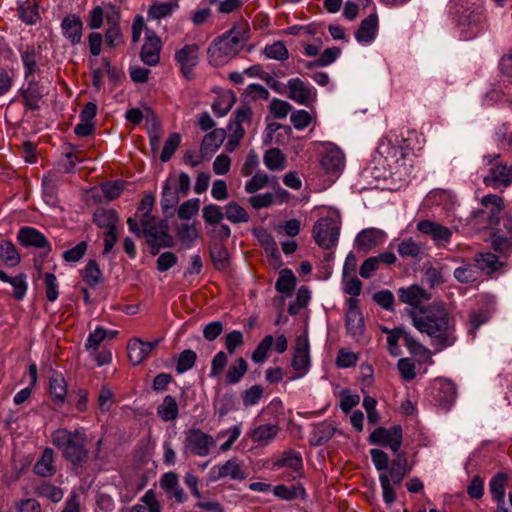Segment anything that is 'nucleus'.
Listing matches in <instances>:
<instances>
[{"mask_svg":"<svg viewBox=\"0 0 512 512\" xmlns=\"http://www.w3.org/2000/svg\"><path fill=\"white\" fill-rule=\"evenodd\" d=\"M321 165L327 173L338 172L344 166V156L339 149H331L323 154Z\"/></svg>","mask_w":512,"mask_h":512,"instance_id":"obj_33","label":"nucleus"},{"mask_svg":"<svg viewBox=\"0 0 512 512\" xmlns=\"http://www.w3.org/2000/svg\"><path fill=\"white\" fill-rule=\"evenodd\" d=\"M86 441L85 433L78 429L71 431L59 428L51 433L52 444L61 452L62 457L72 464L73 469L83 468L88 461Z\"/></svg>","mask_w":512,"mask_h":512,"instance_id":"obj_4","label":"nucleus"},{"mask_svg":"<svg viewBox=\"0 0 512 512\" xmlns=\"http://www.w3.org/2000/svg\"><path fill=\"white\" fill-rule=\"evenodd\" d=\"M348 310L346 313V329L352 337L362 336L365 330L364 319L360 310L358 300L349 298L347 300Z\"/></svg>","mask_w":512,"mask_h":512,"instance_id":"obj_13","label":"nucleus"},{"mask_svg":"<svg viewBox=\"0 0 512 512\" xmlns=\"http://www.w3.org/2000/svg\"><path fill=\"white\" fill-rule=\"evenodd\" d=\"M61 29L63 36L72 45L79 44L82 39L83 22L77 14H68L62 19Z\"/></svg>","mask_w":512,"mask_h":512,"instance_id":"obj_20","label":"nucleus"},{"mask_svg":"<svg viewBox=\"0 0 512 512\" xmlns=\"http://www.w3.org/2000/svg\"><path fill=\"white\" fill-rule=\"evenodd\" d=\"M17 239L24 247L45 249L44 256H47L52 250L45 235L33 227H22L18 232Z\"/></svg>","mask_w":512,"mask_h":512,"instance_id":"obj_14","label":"nucleus"},{"mask_svg":"<svg viewBox=\"0 0 512 512\" xmlns=\"http://www.w3.org/2000/svg\"><path fill=\"white\" fill-rule=\"evenodd\" d=\"M337 431L336 427L328 421L321 422L314 426L310 437L309 444L311 446H321L327 443Z\"/></svg>","mask_w":512,"mask_h":512,"instance_id":"obj_25","label":"nucleus"},{"mask_svg":"<svg viewBox=\"0 0 512 512\" xmlns=\"http://www.w3.org/2000/svg\"><path fill=\"white\" fill-rule=\"evenodd\" d=\"M401 302L417 307L422 300H429L431 295L418 285H412L408 288L398 290Z\"/></svg>","mask_w":512,"mask_h":512,"instance_id":"obj_27","label":"nucleus"},{"mask_svg":"<svg viewBox=\"0 0 512 512\" xmlns=\"http://www.w3.org/2000/svg\"><path fill=\"white\" fill-rule=\"evenodd\" d=\"M313 237L320 247L329 249L336 244L339 229L333 225L331 219L321 218L313 226Z\"/></svg>","mask_w":512,"mask_h":512,"instance_id":"obj_7","label":"nucleus"},{"mask_svg":"<svg viewBox=\"0 0 512 512\" xmlns=\"http://www.w3.org/2000/svg\"><path fill=\"white\" fill-rule=\"evenodd\" d=\"M140 501L143 504L134 505L130 512H161V505L156 499V494L152 489L146 491Z\"/></svg>","mask_w":512,"mask_h":512,"instance_id":"obj_43","label":"nucleus"},{"mask_svg":"<svg viewBox=\"0 0 512 512\" xmlns=\"http://www.w3.org/2000/svg\"><path fill=\"white\" fill-rule=\"evenodd\" d=\"M177 236L186 248H190L198 238V232L193 224L183 223L177 227Z\"/></svg>","mask_w":512,"mask_h":512,"instance_id":"obj_50","label":"nucleus"},{"mask_svg":"<svg viewBox=\"0 0 512 512\" xmlns=\"http://www.w3.org/2000/svg\"><path fill=\"white\" fill-rule=\"evenodd\" d=\"M34 472L42 477H51L56 473L52 448L46 447L43 450L41 457L34 465Z\"/></svg>","mask_w":512,"mask_h":512,"instance_id":"obj_29","label":"nucleus"},{"mask_svg":"<svg viewBox=\"0 0 512 512\" xmlns=\"http://www.w3.org/2000/svg\"><path fill=\"white\" fill-rule=\"evenodd\" d=\"M244 344L243 334L239 330H233L225 335L224 345L229 354H234L238 347Z\"/></svg>","mask_w":512,"mask_h":512,"instance_id":"obj_59","label":"nucleus"},{"mask_svg":"<svg viewBox=\"0 0 512 512\" xmlns=\"http://www.w3.org/2000/svg\"><path fill=\"white\" fill-rule=\"evenodd\" d=\"M250 39V27L246 21H239L216 37L208 48L209 62L213 66H222L235 57Z\"/></svg>","mask_w":512,"mask_h":512,"instance_id":"obj_3","label":"nucleus"},{"mask_svg":"<svg viewBox=\"0 0 512 512\" xmlns=\"http://www.w3.org/2000/svg\"><path fill=\"white\" fill-rule=\"evenodd\" d=\"M398 252L401 257L407 258H417L420 256L422 249L419 244H417L412 238L403 240L398 245Z\"/></svg>","mask_w":512,"mask_h":512,"instance_id":"obj_57","label":"nucleus"},{"mask_svg":"<svg viewBox=\"0 0 512 512\" xmlns=\"http://www.w3.org/2000/svg\"><path fill=\"white\" fill-rule=\"evenodd\" d=\"M162 43L160 38L149 29L146 30V41L141 48V60L149 66H156L160 61Z\"/></svg>","mask_w":512,"mask_h":512,"instance_id":"obj_15","label":"nucleus"},{"mask_svg":"<svg viewBox=\"0 0 512 512\" xmlns=\"http://www.w3.org/2000/svg\"><path fill=\"white\" fill-rule=\"evenodd\" d=\"M417 229L421 233L431 236L437 245L448 243L452 237V231L448 227L431 220L418 222Z\"/></svg>","mask_w":512,"mask_h":512,"instance_id":"obj_17","label":"nucleus"},{"mask_svg":"<svg viewBox=\"0 0 512 512\" xmlns=\"http://www.w3.org/2000/svg\"><path fill=\"white\" fill-rule=\"evenodd\" d=\"M160 339L151 342H144L134 338L127 345L128 357L133 365L140 364L159 344Z\"/></svg>","mask_w":512,"mask_h":512,"instance_id":"obj_16","label":"nucleus"},{"mask_svg":"<svg viewBox=\"0 0 512 512\" xmlns=\"http://www.w3.org/2000/svg\"><path fill=\"white\" fill-rule=\"evenodd\" d=\"M119 221L118 214L114 209H106L98 207L93 214V222L99 228H106L107 230L117 228Z\"/></svg>","mask_w":512,"mask_h":512,"instance_id":"obj_31","label":"nucleus"},{"mask_svg":"<svg viewBox=\"0 0 512 512\" xmlns=\"http://www.w3.org/2000/svg\"><path fill=\"white\" fill-rule=\"evenodd\" d=\"M81 274L83 281L90 287H95L102 282V271L95 260H89Z\"/></svg>","mask_w":512,"mask_h":512,"instance_id":"obj_45","label":"nucleus"},{"mask_svg":"<svg viewBox=\"0 0 512 512\" xmlns=\"http://www.w3.org/2000/svg\"><path fill=\"white\" fill-rule=\"evenodd\" d=\"M241 466V461L233 457L227 460L223 465L212 467L208 474L209 480L215 482L228 476L233 480H244L247 474L241 469Z\"/></svg>","mask_w":512,"mask_h":512,"instance_id":"obj_9","label":"nucleus"},{"mask_svg":"<svg viewBox=\"0 0 512 512\" xmlns=\"http://www.w3.org/2000/svg\"><path fill=\"white\" fill-rule=\"evenodd\" d=\"M178 202L179 192L171 187L169 181H166L163 185L161 198V208L163 210V213L167 217L172 216L173 213L170 212V210H172Z\"/></svg>","mask_w":512,"mask_h":512,"instance_id":"obj_37","label":"nucleus"},{"mask_svg":"<svg viewBox=\"0 0 512 512\" xmlns=\"http://www.w3.org/2000/svg\"><path fill=\"white\" fill-rule=\"evenodd\" d=\"M372 299L383 309L394 310V295L390 290L384 289L373 294Z\"/></svg>","mask_w":512,"mask_h":512,"instance_id":"obj_61","label":"nucleus"},{"mask_svg":"<svg viewBox=\"0 0 512 512\" xmlns=\"http://www.w3.org/2000/svg\"><path fill=\"white\" fill-rule=\"evenodd\" d=\"M176 7H178V4L172 2L153 4L148 9V17L152 19L169 17Z\"/></svg>","mask_w":512,"mask_h":512,"instance_id":"obj_51","label":"nucleus"},{"mask_svg":"<svg viewBox=\"0 0 512 512\" xmlns=\"http://www.w3.org/2000/svg\"><path fill=\"white\" fill-rule=\"evenodd\" d=\"M26 81L27 87L21 89L24 105L30 110H38L39 102L44 96V87L35 80L34 76L26 79Z\"/></svg>","mask_w":512,"mask_h":512,"instance_id":"obj_21","label":"nucleus"},{"mask_svg":"<svg viewBox=\"0 0 512 512\" xmlns=\"http://www.w3.org/2000/svg\"><path fill=\"white\" fill-rule=\"evenodd\" d=\"M263 53L270 59L284 61L288 59L289 52L282 41H276L271 45H267Z\"/></svg>","mask_w":512,"mask_h":512,"instance_id":"obj_54","label":"nucleus"},{"mask_svg":"<svg viewBox=\"0 0 512 512\" xmlns=\"http://www.w3.org/2000/svg\"><path fill=\"white\" fill-rule=\"evenodd\" d=\"M455 279L462 284H472L482 281L481 271L475 262H465L453 273Z\"/></svg>","mask_w":512,"mask_h":512,"instance_id":"obj_24","label":"nucleus"},{"mask_svg":"<svg viewBox=\"0 0 512 512\" xmlns=\"http://www.w3.org/2000/svg\"><path fill=\"white\" fill-rule=\"evenodd\" d=\"M202 215L205 223L210 226H215L221 223L225 217L222 208L216 204H208L203 207Z\"/></svg>","mask_w":512,"mask_h":512,"instance_id":"obj_49","label":"nucleus"},{"mask_svg":"<svg viewBox=\"0 0 512 512\" xmlns=\"http://www.w3.org/2000/svg\"><path fill=\"white\" fill-rule=\"evenodd\" d=\"M214 443L212 436L197 428L190 429L185 438V447L194 455L201 457L209 454L210 447L214 445Z\"/></svg>","mask_w":512,"mask_h":512,"instance_id":"obj_8","label":"nucleus"},{"mask_svg":"<svg viewBox=\"0 0 512 512\" xmlns=\"http://www.w3.org/2000/svg\"><path fill=\"white\" fill-rule=\"evenodd\" d=\"M225 217L232 223H244L249 221V214L237 202H229L225 206Z\"/></svg>","mask_w":512,"mask_h":512,"instance_id":"obj_46","label":"nucleus"},{"mask_svg":"<svg viewBox=\"0 0 512 512\" xmlns=\"http://www.w3.org/2000/svg\"><path fill=\"white\" fill-rule=\"evenodd\" d=\"M288 98L301 105H308L316 99L315 89L300 78H292L287 82Z\"/></svg>","mask_w":512,"mask_h":512,"instance_id":"obj_12","label":"nucleus"},{"mask_svg":"<svg viewBox=\"0 0 512 512\" xmlns=\"http://www.w3.org/2000/svg\"><path fill=\"white\" fill-rule=\"evenodd\" d=\"M274 465L277 467H288L295 472H299L303 468L301 454L295 450L284 452L282 458L278 459Z\"/></svg>","mask_w":512,"mask_h":512,"instance_id":"obj_44","label":"nucleus"},{"mask_svg":"<svg viewBox=\"0 0 512 512\" xmlns=\"http://www.w3.org/2000/svg\"><path fill=\"white\" fill-rule=\"evenodd\" d=\"M154 202H155V197L153 196V194L149 193V194L144 195L143 199L140 202V205L137 208V213H136V217H139L140 223L144 219L149 220L154 217L151 215V211L153 209Z\"/></svg>","mask_w":512,"mask_h":512,"instance_id":"obj_58","label":"nucleus"},{"mask_svg":"<svg viewBox=\"0 0 512 512\" xmlns=\"http://www.w3.org/2000/svg\"><path fill=\"white\" fill-rule=\"evenodd\" d=\"M279 431L278 425L262 424L251 431L250 437L261 445H267Z\"/></svg>","mask_w":512,"mask_h":512,"instance_id":"obj_35","label":"nucleus"},{"mask_svg":"<svg viewBox=\"0 0 512 512\" xmlns=\"http://www.w3.org/2000/svg\"><path fill=\"white\" fill-rule=\"evenodd\" d=\"M507 475L499 472L495 474L489 482V491L493 500H501L505 498V486Z\"/></svg>","mask_w":512,"mask_h":512,"instance_id":"obj_47","label":"nucleus"},{"mask_svg":"<svg viewBox=\"0 0 512 512\" xmlns=\"http://www.w3.org/2000/svg\"><path fill=\"white\" fill-rule=\"evenodd\" d=\"M264 163L269 170H282L284 169L285 156L280 149L271 148L264 155Z\"/></svg>","mask_w":512,"mask_h":512,"instance_id":"obj_48","label":"nucleus"},{"mask_svg":"<svg viewBox=\"0 0 512 512\" xmlns=\"http://www.w3.org/2000/svg\"><path fill=\"white\" fill-rule=\"evenodd\" d=\"M482 205L485 209L478 210L474 216L486 217L487 227L493 229L492 246L495 251L507 252L512 250V217L500 219V214L504 209L503 199L494 194L486 195L482 198Z\"/></svg>","mask_w":512,"mask_h":512,"instance_id":"obj_2","label":"nucleus"},{"mask_svg":"<svg viewBox=\"0 0 512 512\" xmlns=\"http://www.w3.org/2000/svg\"><path fill=\"white\" fill-rule=\"evenodd\" d=\"M414 327L426 333L439 350L454 345L456 342L455 320L442 304L433 303L421 306L419 311L407 310Z\"/></svg>","mask_w":512,"mask_h":512,"instance_id":"obj_1","label":"nucleus"},{"mask_svg":"<svg viewBox=\"0 0 512 512\" xmlns=\"http://www.w3.org/2000/svg\"><path fill=\"white\" fill-rule=\"evenodd\" d=\"M210 258L214 267L225 270L229 266V254L227 249L220 243L210 244Z\"/></svg>","mask_w":512,"mask_h":512,"instance_id":"obj_41","label":"nucleus"},{"mask_svg":"<svg viewBox=\"0 0 512 512\" xmlns=\"http://www.w3.org/2000/svg\"><path fill=\"white\" fill-rule=\"evenodd\" d=\"M141 226L143 227L142 234L150 246L153 255L158 254L160 248H171L174 246L173 237L168 232L159 230L156 226L155 217L149 220L144 219L141 222Z\"/></svg>","mask_w":512,"mask_h":512,"instance_id":"obj_5","label":"nucleus"},{"mask_svg":"<svg viewBox=\"0 0 512 512\" xmlns=\"http://www.w3.org/2000/svg\"><path fill=\"white\" fill-rule=\"evenodd\" d=\"M235 101L234 95L230 97L223 96L212 104V110L218 117H223L231 110Z\"/></svg>","mask_w":512,"mask_h":512,"instance_id":"obj_64","label":"nucleus"},{"mask_svg":"<svg viewBox=\"0 0 512 512\" xmlns=\"http://www.w3.org/2000/svg\"><path fill=\"white\" fill-rule=\"evenodd\" d=\"M291 365L294 370L302 373H306L310 367V345L307 331L296 337Z\"/></svg>","mask_w":512,"mask_h":512,"instance_id":"obj_10","label":"nucleus"},{"mask_svg":"<svg viewBox=\"0 0 512 512\" xmlns=\"http://www.w3.org/2000/svg\"><path fill=\"white\" fill-rule=\"evenodd\" d=\"M118 14L116 16L107 15V23L109 25L105 33L106 44L113 48L123 43V35L120 31L119 24L117 22Z\"/></svg>","mask_w":512,"mask_h":512,"instance_id":"obj_40","label":"nucleus"},{"mask_svg":"<svg viewBox=\"0 0 512 512\" xmlns=\"http://www.w3.org/2000/svg\"><path fill=\"white\" fill-rule=\"evenodd\" d=\"M0 258L6 266L15 267L20 263V255L14 244L9 240H0Z\"/></svg>","mask_w":512,"mask_h":512,"instance_id":"obj_42","label":"nucleus"},{"mask_svg":"<svg viewBox=\"0 0 512 512\" xmlns=\"http://www.w3.org/2000/svg\"><path fill=\"white\" fill-rule=\"evenodd\" d=\"M378 28V16L376 13L370 14L360 23L358 30L355 32V38L358 42H371L376 35Z\"/></svg>","mask_w":512,"mask_h":512,"instance_id":"obj_26","label":"nucleus"},{"mask_svg":"<svg viewBox=\"0 0 512 512\" xmlns=\"http://www.w3.org/2000/svg\"><path fill=\"white\" fill-rule=\"evenodd\" d=\"M474 262L483 274L492 275L502 267L503 263L491 252H481L475 255Z\"/></svg>","mask_w":512,"mask_h":512,"instance_id":"obj_28","label":"nucleus"},{"mask_svg":"<svg viewBox=\"0 0 512 512\" xmlns=\"http://www.w3.org/2000/svg\"><path fill=\"white\" fill-rule=\"evenodd\" d=\"M368 441L372 445L389 447L393 452H397L402 445V427L394 425L389 429L378 427L370 434Z\"/></svg>","mask_w":512,"mask_h":512,"instance_id":"obj_6","label":"nucleus"},{"mask_svg":"<svg viewBox=\"0 0 512 512\" xmlns=\"http://www.w3.org/2000/svg\"><path fill=\"white\" fill-rule=\"evenodd\" d=\"M273 342V336L266 335L253 351L252 360L255 363H263L267 358L268 352L271 349Z\"/></svg>","mask_w":512,"mask_h":512,"instance_id":"obj_52","label":"nucleus"},{"mask_svg":"<svg viewBox=\"0 0 512 512\" xmlns=\"http://www.w3.org/2000/svg\"><path fill=\"white\" fill-rule=\"evenodd\" d=\"M254 235L268 255L276 259L280 257L277 243L267 230L263 228L254 229Z\"/></svg>","mask_w":512,"mask_h":512,"instance_id":"obj_38","label":"nucleus"},{"mask_svg":"<svg viewBox=\"0 0 512 512\" xmlns=\"http://www.w3.org/2000/svg\"><path fill=\"white\" fill-rule=\"evenodd\" d=\"M228 363V356L224 351H219L211 361V370L209 376L212 378L219 377Z\"/></svg>","mask_w":512,"mask_h":512,"instance_id":"obj_63","label":"nucleus"},{"mask_svg":"<svg viewBox=\"0 0 512 512\" xmlns=\"http://www.w3.org/2000/svg\"><path fill=\"white\" fill-rule=\"evenodd\" d=\"M342 282L344 285V292L351 295V298H356L360 295L362 290V282L356 275L347 276L346 279L342 276Z\"/></svg>","mask_w":512,"mask_h":512,"instance_id":"obj_62","label":"nucleus"},{"mask_svg":"<svg viewBox=\"0 0 512 512\" xmlns=\"http://www.w3.org/2000/svg\"><path fill=\"white\" fill-rule=\"evenodd\" d=\"M248 370V364L243 357L235 359V361L229 366L226 375L225 382L229 385L237 384L241 381L243 376Z\"/></svg>","mask_w":512,"mask_h":512,"instance_id":"obj_36","label":"nucleus"},{"mask_svg":"<svg viewBox=\"0 0 512 512\" xmlns=\"http://www.w3.org/2000/svg\"><path fill=\"white\" fill-rule=\"evenodd\" d=\"M20 56L24 66V77L29 79L39 71L38 62L42 58L40 47L26 45L20 48Z\"/></svg>","mask_w":512,"mask_h":512,"instance_id":"obj_18","label":"nucleus"},{"mask_svg":"<svg viewBox=\"0 0 512 512\" xmlns=\"http://www.w3.org/2000/svg\"><path fill=\"white\" fill-rule=\"evenodd\" d=\"M19 18L27 25H34L40 20L39 5L36 0L27 1L17 8Z\"/></svg>","mask_w":512,"mask_h":512,"instance_id":"obj_39","label":"nucleus"},{"mask_svg":"<svg viewBox=\"0 0 512 512\" xmlns=\"http://www.w3.org/2000/svg\"><path fill=\"white\" fill-rule=\"evenodd\" d=\"M180 143L181 135L179 133L170 134L164 143V147L160 155V160L164 163L168 162L176 149L179 147Z\"/></svg>","mask_w":512,"mask_h":512,"instance_id":"obj_53","label":"nucleus"},{"mask_svg":"<svg viewBox=\"0 0 512 512\" xmlns=\"http://www.w3.org/2000/svg\"><path fill=\"white\" fill-rule=\"evenodd\" d=\"M199 46L197 44H187L175 54V60L180 65L183 76L191 80L194 76L193 68L197 65L199 59Z\"/></svg>","mask_w":512,"mask_h":512,"instance_id":"obj_11","label":"nucleus"},{"mask_svg":"<svg viewBox=\"0 0 512 512\" xmlns=\"http://www.w3.org/2000/svg\"><path fill=\"white\" fill-rule=\"evenodd\" d=\"M50 396L54 403L63 404L67 396L66 381L61 373L54 372L49 380Z\"/></svg>","mask_w":512,"mask_h":512,"instance_id":"obj_30","label":"nucleus"},{"mask_svg":"<svg viewBox=\"0 0 512 512\" xmlns=\"http://www.w3.org/2000/svg\"><path fill=\"white\" fill-rule=\"evenodd\" d=\"M512 182V165L499 164L492 167L489 174L484 177L486 186L498 188L500 186L508 187Z\"/></svg>","mask_w":512,"mask_h":512,"instance_id":"obj_19","label":"nucleus"},{"mask_svg":"<svg viewBox=\"0 0 512 512\" xmlns=\"http://www.w3.org/2000/svg\"><path fill=\"white\" fill-rule=\"evenodd\" d=\"M197 360V354L195 351L186 349L182 351L179 355L177 364H176V371L179 374H182L188 370H190Z\"/></svg>","mask_w":512,"mask_h":512,"instance_id":"obj_55","label":"nucleus"},{"mask_svg":"<svg viewBox=\"0 0 512 512\" xmlns=\"http://www.w3.org/2000/svg\"><path fill=\"white\" fill-rule=\"evenodd\" d=\"M226 138V130L223 128H216L207 133L200 146V154L202 157L214 153L224 142Z\"/></svg>","mask_w":512,"mask_h":512,"instance_id":"obj_23","label":"nucleus"},{"mask_svg":"<svg viewBox=\"0 0 512 512\" xmlns=\"http://www.w3.org/2000/svg\"><path fill=\"white\" fill-rule=\"evenodd\" d=\"M157 415L163 422L174 421L179 416V407L175 397L167 395L157 407Z\"/></svg>","mask_w":512,"mask_h":512,"instance_id":"obj_32","label":"nucleus"},{"mask_svg":"<svg viewBox=\"0 0 512 512\" xmlns=\"http://www.w3.org/2000/svg\"><path fill=\"white\" fill-rule=\"evenodd\" d=\"M108 332L103 327H97L92 333L89 334L85 348L86 350H97L101 343L107 338Z\"/></svg>","mask_w":512,"mask_h":512,"instance_id":"obj_60","label":"nucleus"},{"mask_svg":"<svg viewBox=\"0 0 512 512\" xmlns=\"http://www.w3.org/2000/svg\"><path fill=\"white\" fill-rule=\"evenodd\" d=\"M384 233L377 228H368L362 230L355 239L357 248L364 252H369L383 241Z\"/></svg>","mask_w":512,"mask_h":512,"instance_id":"obj_22","label":"nucleus"},{"mask_svg":"<svg viewBox=\"0 0 512 512\" xmlns=\"http://www.w3.org/2000/svg\"><path fill=\"white\" fill-rule=\"evenodd\" d=\"M296 277L291 269L284 268L279 272V277L275 283L278 292L283 293L286 297H291L295 286Z\"/></svg>","mask_w":512,"mask_h":512,"instance_id":"obj_34","label":"nucleus"},{"mask_svg":"<svg viewBox=\"0 0 512 512\" xmlns=\"http://www.w3.org/2000/svg\"><path fill=\"white\" fill-rule=\"evenodd\" d=\"M199 208L200 200L198 198L189 199L183 202L178 208V217L182 220H189L198 214Z\"/></svg>","mask_w":512,"mask_h":512,"instance_id":"obj_56","label":"nucleus"}]
</instances>
